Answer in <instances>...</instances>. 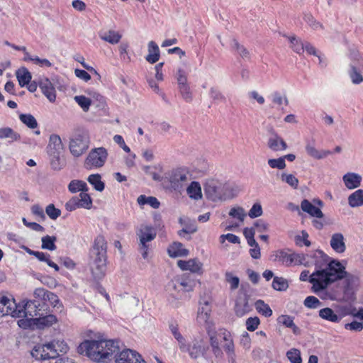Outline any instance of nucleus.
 I'll list each match as a JSON object with an SVG mask.
<instances>
[{
  "label": "nucleus",
  "instance_id": "1",
  "mask_svg": "<svg viewBox=\"0 0 363 363\" xmlns=\"http://www.w3.org/2000/svg\"><path fill=\"white\" fill-rule=\"evenodd\" d=\"M85 355L96 363H110L120 350L118 342L114 340H86L79 345Z\"/></svg>",
  "mask_w": 363,
  "mask_h": 363
},
{
  "label": "nucleus",
  "instance_id": "2",
  "mask_svg": "<svg viewBox=\"0 0 363 363\" xmlns=\"http://www.w3.org/2000/svg\"><path fill=\"white\" fill-rule=\"evenodd\" d=\"M108 243L104 236L97 235L89 249V266L91 272L95 279H101L106 275L107 269Z\"/></svg>",
  "mask_w": 363,
  "mask_h": 363
},
{
  "label": "nucleus",
  "instance_id": "3",
  "mask_svg": "<svg viewBox=\"0 0 363 363\" xmlns=\"http://www.w3.org/2000/svg\"><path fill=\"white\" fill-rule=\"evenodd\" d=\"M207 334L209 337V342L213 354L216 357L223 356V350L220 347V342H224L223 347L225 352L229 363H236L235 345L231 333L225 328H220L217 331L207 330Z\"/></svg>",
  "mask_w": 363,
  "mask_h": 363
},
{
  "label": "nucleus",
  "instance_id": "4",
  "mask_svg": "<svg viewBox=\"0 0 363 363\" xmlns=\"http://www.w3.org/2000/svg\"><path fill=\"white\" fill-rule=\"evenodd\" d=\"M68 190L71 193L81 191L77 196L72 197L66 203L65 209L73 211L77 208L90 209L92 207V199L87 191L89 188L85 182L82 180H72L68 185Z\"/></svg>",
  "mask_w": 363,
  "mask_h": 363
},
{
  "label": "nucleus",
  "instance_id": "5",
  "mask_svg": "<svg viewBox=\"0 0 363 363\" xmlns=\"http://www.w3.org/2000/svg\"><path fill=\"white\" fill-rule=\"evenodd\" d=\"M311 286V291L318 295L321 298H328L330 300H337L340 297V294L335 291H325L324 296L320 294L321 292L326 290L329 285L333 284L329 276L323 269H315L311 274L310 278Z\"/></svg>",
  "mask_w": 363,
  "mask_h": 363
},
{
  "label": "nucleus",
  "instance_id": "6",
  "mask_svg": "<svg viewBox=\"0 0 363 363\" xmlns=\"http://www.w3.org/2000/svg\"><path fill=\"white\" fill-rule=\"evenodd\" d=\"M191 174L186 167H177L167 172L164 182L169 183V187L177 191H180L190 180Z\"/></svg>",
  "mask_w": 363,
  "mask_h": 363
},
{
  "label": "nucleus",
  "instance_id": "7",
  "mask_svg": "<svg viewBox=\"0 0 363 363\" xmlns=\"http://www.w3.org/2000/svg\"><path fill=\"white\" fill-rule=\"evenodd\" d=\"M209 349L206 339L203 336L195 337L191 342L184 343V348H181L182 352H187L191 359H196L204 357Z\"/></svg>",
  "mask_w": 363,
  "mask_h": 363
},
{
  "label": "nucleus",
  "instance_id": "8",
  "mask_svg": "<svg viewBox=\"0 0 363 363\" xmlns=\"http://www.w3.org/2000/svg\"><path fill=\"white\" fill-rule=\"evenodd\" d=\"M89 136L87 132L78 131L70 139L69 148L71 154L78 157L82 155L89 148Z\"/></svg>",
  "mask_w": 363,
  "mask_h": 363
},
{
  "label": "nucleus",
  "instance_id": "9",
  "mask_svg": "<svg viewBox=\"0 0 363 363\" xmlns=\"http://www.w3.org/2000/svg\"><path fill=\"white\" fill-rule=\"evenodd\" d=\"M63 149V145L60 137L57 134L50 136L47 146V152L50 160V164L55 169H60V153Z\"/></svg>",
  "mask_w": 363,
  "mask_h": 363
},
{
  "label": "nucleus",
  "instance_id": "10",
  "mask_svg": "<svg viewBox=\"0 0 363 363\" xmlns=\"http://www.w3.org/2000/svg\"><path fill=\"white\" fill-rule=\"evenodd\" d=\"M139 238V251L143 257L146 259L148 255L149 242L153 240L157 235L156 231L151 225H142L136 233Z\"/></svg>",
  "mask_w": 363,
  "mask_h": 363
},
{
  "label": "nucleus",
  "instance_id": "11",
  "mask_svg": "<svg viewBox=\"0 0 363 363\" xmlns=\"http://www.w3.org/2000/svg\"><path fill=\"white\" fill-rule=\"evenodd\" d=\"M108 155V151L105 147L93 148L84 160V167L87 169L100 168L106 163Z\"/></svg>",
  "mask_w": 363,
  "mask_h": 363
},
{
  "label": "nucleus",
  "instance_id": "12",
  "mask_svg": "<svg viewBox=\"0 0 363 363\" xmlns=\"http://www.w3.org/2000/svg\"><path fill=\"white\" fill-rule=\"evenodd\" d=\"M31 355L38 360L55 359L59 356L55 341L46 344H37L31 351Z\"/></svg>",
  "mask_w": 363,
  "mask_h": 363
},
{
  "label": "nucleus",
  "instance_id": "13",
  "mask_svg": "<svg viewBox=\"0 0 363 363\" xmlns=\"http://www.w3.org/2000/svg\"><path fill=\"white\" fill-rule=\"evenodd\" d=\"M274 262L285 267L302 265L303 254L288 253L285 250H279L274 252Z\"/></svg>",
  "mask_w": 363,
  "mask_h": 363
},
{
  "label": "nucleus",
  "instance_id": "14",
  "mask_svg": "<svg viewBox=\"0 0 363 363\" xmlns=\"http://www.w3.org/2000/svg\"><path fill=\"white\" fill-rule=\"evenodd\" d=\"M302 265L309 267L314 265L315 269H324L330 257L322 250H316L307 254H303Z\"/></svg>",
  "mask_w": 363,
  "mask_h": 363
},
{
  "label": "nucleus",
  "instance_id": "15",
  "mask_svg": "<svg viewBox=\"0 0 363 363\" xmlns=\"http://www.w3.org/2000/svg\"><path fill=\"white\" fill-rule=\"evenodd\" d=\"M225 184L217 180H209L204 186V192L206 197L213 201L222 200L225 196Z\"/></svg>",
  "mask_w": 363,
  "mask_h": 363
},
{
  "label": "nucleus",
  "instance_id": "16",
  "mask_svg": "<svg viewBox=\"0 0 363 363\" xmlns=\"http://www.w3.org/2000/svg\"><path fill=\"white\" fill-rule=\"evenodd\" d=\"M323 269L326 271L333 283L345 278L347 274L345 266L336 259H330Z\"/></svg>",
  "mask_w": 363,
  "mask_h": 363
},
{
  "label": "nucleus",
  "instance_id": "17",
  "mask_svg": "<svg viewBox=\"0 0 363 363\" xmlns=\"http://www.w3.org/2000/svg\"><path fill=\"white\" fill-rule=\"evenodd\" d=\"M250 296L247 292L240 291L236 296L234 311L238 317H242L252 311Z\"/></svg>",
  "mask_w": 363,
  "mask_h": 363
},
{
  "label": "nucleus",
  "instance_id": "18",
  "mask_svg": "<svg viewBox=\"0 0 363 363\" xmlns=\"http://www.w3.org/2000/svg\"><path fill=\"white\" fill-rule=\"evenodd\" d=\"M113 359L115 363H146L138 352L130 349L119 350Z\"/></svg>",
  "mask_w": 363,
  "mask_h": 363
},
{
  "label": "nucleus",
  "instance_id": "19",
  "mask_svg": "<svg viewBox=\"0 0 363 363\" xmlns=\"http://www.w3.org/2000/svg\"><path fill=\"white\" fill-rule=\"evenodd\" d=\"M177 266L182 271H190L199 275H201L203 273V264L198 258L189 259L188 260H178Z\"/></svg>",
  "mask_w": 363,
  "mask_h": 363
},
{
  "label": "nucleus",
  "instance_id": "20",
  "mask_svg": "<svg viewBox=\"0 0 363 363\" xmlns=\"http://www.w3.org/2000/svg\"><path fill=\"white\" fill-rule=\"evenodd\" d=\"M40 304H37L35 301H28L25 306L23 311H18V314L21 315V316H24L28 320H33L35 322L39 315H43L42 309L39 307Z\"/></svg>",
  "mask_w": 363,
  "mask_h": 363
},
{
  "label": "nucleus",
  "instance_id": "21",
  "mask_svg": "<svg viewBox=\"0 0 363 363\" xmlns=\"http://www.w3.org/2000/svg\"><path fill=\"white\" fill-rule=\"evenodd\" d=\"M14 301L9 299L6 296H0V314L1 315H11V316H21L16 310Z\"/></svg>",
  "mask_w": 363,
  "mask_h": 363
},
{
  "label": "nucleus",
  "instance_id": "22",
  "mask_svg": "<svg viewBox=\"0 0 363 363\" xmlns=\"http://www.w3.org/2000/svg\"><path fill=\"white\" fill-rule=\"evenodd\" d=\"M301 208L303 211L307 213L311 217L323 218L324 214L318 206H314L308 199H303L301 203Z\"/></svg>",
  "mask_w": 363,
  "mask_h": 363
},
{
  "label": "nucleus",
  "instance_id": "23",
  "mask_svg": "<svg viewBox=\"0 0 363 363\" xmlns=\"http://www.w3.org/2000/svg\"><path fill=\"white\" fill-rule=\"evenodd\" d=\"M42 93L49 99L50 101H55L56 99L55 89L48 79H43L39 83Z\"/></svg>",
  "mask_w": 363,
  "mask_h": 363
},
{
  "label": "nucleus",
  "instance_id": "24",
  "mask_svg": "<svg viewBox=\"0 0 363 363\" xmlns=\"http://www.w3.org/2000/svg\"><path fill=\"white\" fill-rule=\"evenodd\" d=\"M170 257H186L189 254V250L186 249L183 244L179 242H174L167 249Z\"/></svg>",
  "mask_w": 363,
  "mask_h": 363
},
{
  "label": "nucleus",
  "instance_id": "25",
  "mask_svg": "<svg viewBox=\"0 0 363 363\" xmlns=\"http://www.w3.org/2000/svg\"><path fill=\"white\" fill-rule=\"evenodd\" d=\"M332 249L337 253H343L346 250L345 238L342 233H334L330 242Z\"/></svg>",
  "mask_w": 363,
  "mask_h": 363
},
{
  "label": "nucleus",
  "instance_id": "26",
  "mask_svg": "<svg viewBox=\"0 0 363 363\" xmlns=\"http://www.w3.org/2000/svg\"><path fill=\"white\" fill-rule=\"evenodd\" d=\"M318 315L323 320L331 322L333 323H338L342 320V316L337 314L332 308L325 307L318 311Z\"/></svg>",
  "mask_w": 363,
  "mask_h": 363
},
{
  "label": "nucleus",
  "instance_id": "27",
  "mask_svg": "<svg viewBox=\"0 0 363 363\" xmlns=\"http://www.w3.org/2000/svg\"><path fill=\"white\" fill-rule=\"evenodd\" d=\"M267 145L274 152L284 151L287 148L286 143L277 134L269 138Z\"/></svg>",
  "mask_w": 363,
  "mask_h": 363
},
{
  "label": "nucleus",
  "instance_id": "28",
  "mask_svg": "<svg viewBox=\"0 0 363 363\" xmlns=\"http://www.w3.org/2000/svg\"><path fill=\"white\" fill-rule=\"evenodd\" d=\"M148 54L145 57V60L150 64L157 62L160 57V48L155 41L148 43Z\"/></svg>",
  "mask_w": 363,
  "mask_h": 363
},
{
  "label": "nucleus",
  "instance_id": "29",
  "mask_svg": "<svg viewBox=\"0 0 363 363\" xmlns=\"http://www.w3.org/2000/svg\"><path fill=\"white\" fill-rule=\"evenodd\" d=\"M343 181L348 189H352L360 186L362 178L357 174L347 173L343 176Z\"/></svg>",
  "mask_w": 363,
  "mask_h": 363
},
{
  "label": "nucleus",
  "instance_id": "30",
  "mask_svg": "<svg viewBox=\"0 0 363 363\" xmlns=\"http://www.w3.org/2000/svg\"><path fill=\"white\" fill-rule=\"evenodd\" d=\"M306 151L307 154L317 160H320L326 157L329 155L332 154V152L330 150H318L313 145L308 143L306 145Z\"/></svg>",
  "mask_w": 363,
  "mask_h": 363
},
{
  "label": "nucleus",
  "instance_id": "31",
  "mask_svg": "<svg viewBox=\"0 0 363 363\" xmlns=\"http://www.w3.org/2000/svg\"><path fill=\"white\" fill-rule=\"evenodd\" d=\"M348 203L351 207L363 206V189H358L348 197Z\"/></svg>",
  "mask_w": 363,
  "mask_h": 363
},
{
  "label": "nucleus",
  "instance_id": "32",
  "mask_svg": "<svg viewBox=\"0 0 363 363\" xmlns=\"http://www.w3.org/2000/svg\"><path fill=\"white\" fill-rule=\"evenodd\" d=\"M284 36L286 37L290 42V48L293 50L294 52L298 55L303 53L304 44L300 39L297 38L295 35L288 36L284 35Z\"/></svg>",
  "mask_w": 363,
  "mask_h": 363
},
{
  "label": "nucleus",
  "instance_id": "33",
  "mask_svg": "<svg viewBox=\"0 0 363 363\" xmlns=\"http://www.w3.org/2000/svg\"><path fill=\"white\" fill-rule=\"evenodd\" d=\"M189 196L195 200L202 197L201 188L199 182H192L186 189Z\"/></svg>",
  "mask_w": 363,
  "mask_h": 363
},
{
  "label": "nucleus",
  "instance_id": "34",
  "mask_svg": "<svg viewBox=\"0 0 363 363\" xmlns=\"http://www.w3.org/2000/svg\"><path fill=\"white\" fill-rule=\"evenodd\" d=\"M121 37L122 35L118 32L113 30H110L108 32L100 35L101 39L113 45L119 43Z\"/></svg>",
  "mask_w": 363,
  "mask_h": 363
},
{
  "label": "nucleus",
  "instance_id": "35",
  "mask_svg": "<svg viewBox=\"0 0 363 363\" xmlns=\"http://www.w3.org/2000/svg\"><path fill=\"white\" fill-rule=\"evenodd\" d=\"M137 201L139 205L143 206L148 204L155 209L160 207V203L156 197L154 196H146L145 195H140L138 196Z\"/></svg>",
  "mask_w": 363,
  "mask_h": 363
},
{
  "label": "nucleus",
  "instance_id": "36",
  "mask_svg": "<svg viewBox=\"0 0 363 363\" xmlns=\"http://www.w3.org/2000/svg\"><path fill=\"white\" fill-rule=\"evenodd\" d=\"M177 282L185 291H191L195 286L194 280L191 279L188 274L182 275L178 279Z\"/></svg>",
  "mask_w": 363,
  "mask_h": 363
},
{
  "label": "nucleus",
  "instance_id": "37",
  "mask_svg": "<svg viewBox=\"0 0 363 363\" xmlns=\"http://www.w3.org/2000/svg\"><path fill=\"white\" fill-rule=\"evenodd\" d=\"M255 307L257 311L264 317H270L272 315V310L269 306L264 303V301L259 299L255 303Z\"/></svg>",
  "mask_w": 363,
  "mask_h": 363
},
{
  "label": "nucleus",
  "instance_id": "38",
  "mask_svg": "<svg viewBox=\"0 0 363 363\" xmlns=\"http://www.w3.org/2000/svg\"><path fill=\"white\" fill-rule=\"evenodd\" d=\"M232 48L242 58H250V53L249 50L243 45L240 44L236 39L233 40Z\"/></svg>",
  "mask_w": 363,
  "mask_h": 363
},
{
  "label": "nucleus",
  "instance_id": "39",
  "mask_svg": "<svg viewBox=\"0 0 363 363\" xmlns=\"http://www.w3.org/2000/svg\"><path fill=\"white\" fill-rule=\"evenodd\" d=\"M169 330L174 337L177 340L179 349L184 348V343L186 340L179 330L178 324L175 323H170Z\"/></svg>",
  "mask_w": 363,
  "mask_h": 363
},
{
  "label": "nucleus",
  "instance_id": "40",
  "mask_svg": "<svg viewBox=\"0 0 363 363\" xmlns=\"http://www.w3.org/2000/svg\"><path fill=\"white\" fill-rule=\"evenodd\" d=\"M6 138L11 139V141H16L20 140L21 136L9 127L0 128V139Z\"/></svg>",
  "mask_w": 363,
  "mask_h": 363
},
{
  "label": "nucleus",
  "instance_id": "41",
  "mask_svg": "<svg viewBox=\"0 0 363 363\" xmlns=\"http://www.w3.org/2000/svg\"><path fill=\"white\" fill-rule=\"evenodd\" d=\"M87 181L91 184L94 188L99 191H102L104 189V183L101 181V177L99 174H94L89 176Z\"/></svg>",
  "mask_w": 363,
  "mask_h": 363
},
{
  "label": "nucleus",
  "instance_id": "42",
  "mask_svg": "<svg viewBox=\"0 0 363 363\" xmlns=\"http://www.w3.org/2000/svg\"><path fill=\"white\" fill-rule=\"evenodd\" d=\"M225 281L230 285L231 291H235L239 287L240 279L231 272L225 273Z\"/></svg>",
  "mask_w": 363,
  "mask_h": 363
},
{
  "label": "nucleus",
  "instance_id": "43",
  "mask_svg": "<svg viewBox=\"0 0 363 363\" xmlns=\"http://www.w3.org/2000/svg\"><path fill=\"white\" fill-rule=\"evenodd\" d=\"M57 318L54 315H39L37 318L35 323L42 326H51L57 322Z\"/></svg>",
  "mask_w": 363,
  "mask_h": 363
},
{
  "label": "nucleus",
  "instance_id": "44",
  "mask_svg": "<svg viewBox=\"0 0 363 363\" xmlns=\"http://www.w3.org/2000/svg\"><path fill=\"white\" fill-rule=\"evenodd\" d=\"M19 119L29 128L34 129L38 127V122L36 119L30 113H21L19 116Z\"/></svg>",
  "mask_w": 363,
  "mask_h": 363
},
{
  "label": "nucleus",
  "instance_id": "45",
  "mask_svg": "<svg viewBox=\"0 0 363 363\" xmlns=\"http://www.w3.org/2000/svg\"><path fill=\"white\" fill-rule=\"evenodd\" d=\"M211 308L208 302H206L204 306L199 309L197 319L199 321L207 323L211 315Z\"/></svg>",
  "mask_w": 363,
  "mask_h": 363
},
{
  "label": "nucleus",
  "instance_id": "46",
  "mask_svg": "<svg viewBox=\"0 0 363 363\" xmlns=\"http://www.w3.org/2000/svg\"><path fill=\"white\" fill-rule=\"evenodd\" d=\"M31 74L26 68L22 71L17 72V79L21 86H24L26 84H28L31 81Z\"/></svg>",
  "mask_w": 363,
  "mask_h": 363
},
{
  "label": "nucleus",
  "instance_id": "47",
  "mask_svg": "<svg viewBox=\"0 0 363 363\" xmlns=\"http://www.w3.org/2000/svg\"><path fill=\"white\" fill-rule=\"evenodd\" d=\"M272 288L279 291H285L289 286L287 281L283 277H275L272 281Z\"/></svg>",
  "mask_w": 363,
  "mask_h": 363
},
{
  "label": "nucleus",
  "instance_id": "48",
  "mask_svg": "<svg viewBox=\"0 0 363 363\" xmlns=\"http://www.w3.org/2000/svg\"><path fill=\"white\" fill-rule=\"evenodd\" d=\"M56 241V238L55 236L46 235L42 238V248L46 249L48 250H55L56 249V245L55 242Z\"/></svg>",
  "mask_w": 363,
  "mask_h": 363
},
{
  "label": "nucleus",
  "instance_id": "49",
  "mask_svg": "<svg viewBox=\"0 0 363 363\" xmlns=\"http://www.w3.org/2000/svg\"><path fill=\"white\" fill-rule=\"evenodd\" d=\"M303 304L308 308L315 309L320 307L322 305V303L317 297L314 296H308L305 298Z\"/></svg>",
  "mask_w": 363,
  "mask_h": 363
},
{
  "label": "nucleus",
  "instance_id": "50",
  "mask_svg": "<svg viewBox=\"0 0 363 363\" xmlns=\"http://www.w3.org/2000/svg\"><path fill=\"white\" fill-rule=\"evenodd\" d=\"M178 89L184 100L186 102H191L192 101V93L189 84L178 86Z\"/></svg>",
  "mask_w": 363,
  "mask_h": 363
},
{
  "label": "nucleus",
  "instance_id": "51",
  "mask_svg": "<svg viewBox=\"0 0 363 363\" xmlns=\"http://www.w3.org/2000/svg\"><path fill=\"white\" fill-rule=\"evenodd\" d=\"M229 216L242 222L246 216V213L242 207L238 206L233 207L230 209Z\"/></svg>",
  "mask_w": 363,
  "mask_h": 363
},
{
  "label": "nucleus",
  "instance_id": "52",
  "mask_svg": "<svg viewBox=\"0 0 363 363\" xmlns=\"http://www.w3.org/2000/svg\"><path fill=\"white\" fill-rule=\"evenodd\" d=\"M286 357L291 363H301V352L298 350L292 348L286 352Z\"/></svg>",
  "mask_w": 363,
  "mask_h": 363
},
{
  "label": "nucleus",
  "instance_id": "53",
  "mask_svg": "<svg viewBox=\"0 0 363 363\" xmlns=\"http://www.w3.org/2000/svg\"><path fill=\"white\" fill-rule=\"evenodd\" d=\"M281 180L287 183L294 189H297L298 186V179L291 174L283 173L281 174Z\"/></svg>",
  "mask_w": 363,
  "mask_h": 363
},
{
  "label": "nucleus",
  "instance_id": "54",
  "mask_svg": "<svg viewBox=\"0 0 363 363\" xmlns=\"http://www.w3.org/2000/svg\"><path fill=\"white\" fill-rule=\"evenodd\" d=\"M74 100L84 111H87L89 110L91 104L90 99L82 95L76 96L74 97Z\"/></svg>",
  "mask_w": 363,
  "mask_h": 363
},
{
  "label": "nucleus",
  "instance_id": "55",
  "mask_svg": "<svg viewBox=\"0 0 363 363\" xmlns=\"http://www.w3.org/2000/svg\"><path fill=\"white\" fill-rule=\"evenodd\" d=\"M268 164L271 168L283 169L286 167L285 157H279L277 159H269Z\"/></svg>",
  "mask_w": 363,
  "mask_h": 363
},
{
  "label": "nucleus",
  "instance_id": "56",
  "mask_svg": "<svg viewBox=\"0 0 363 363\" xmlns=\"http://www.w3.org/2000/svg\"><path fill=\"white\" fill-rule=\"evenodd\" d=\"M308 233L306 230H302L301 235H296L295 237V241L296 245L302 246V245L303 244L306 247H309L311 245V243L308 240Z\"/></svg>",
  "mask_w": 363,
  "mask_h": 363
},
{
  "label": "nucleus",
  "instance_id": "57",
  "mask_svg": "<svg viewBox=\"0 0 363 363\" xmlns=\"http://www.w3.org/2000/svg\"><path fill=\"white\" fill-rule=\"evenodd\" d=\"M45 212L52 220H56L61 215V211L59 208H55V205L52 203L49 204L46 207Z\"/></svg>",
  "mask_w": 363,
  "mask_h": 363
},
{
  "label": "nucleus",
  "instance_id": "58",
  "mask_svg": "<svg viewBox=\"0 0 363 363\" xmlns=\"http://www.w3.org/2000/svg\"><path fill=\"white\" fill-rule=\"evenodd\" d=\"M260 324L259 318L257 316L250 317L246 320V328L247 330L251 332L255 331L257 329L259 325Z\"/></svg>",
  "mask_w": 363,
  "mask_h": 363
},
{
  "label": "nucleus",
  "instance_id": "59",
  "mask_svg": "<svg viewBox=\"0 0 363 363\" xmlns=\"http://www.w3.org/2000/svg\"><path fill=\"white\" fill-rule=\"evenodd\" d=\"M350 77L352 79V82L354 84H358L363 82L362 75L359 72L357 71V68L354 66L351 67Z\"/></svg>",
  "mask_w": 363,
  "mask_h": 363
},
{
  "label": "nucleus",
  "instance_id": "60",
  "mask_svg": "<svg viewBox=\"0 0 363 363\" xmlns=\"http://www.w3.org/2000/svg\"><path fill=\"white\" fill-rule=\"evenodd\" d=\"M262 213L263 211L261 204L259 203H255L250 210L248 216L251 218H255L262 216Z\"/></svg>",
  "mask_w": 363,
  "mask_h": 363
},
{
  "label": "nucleus",
  "instance_id": "61",
  "mask_svg": "<svg viewBox=\"0 0 363 363\" xmlns=\"http://www.w3.org/2000/svg\"><path fill=\"white\" fill-rule=\"evenodd\" d=\"M277 323L283 325L286 328H289L292 325L294 318L289 315H281L277 318Z\"/></svg>",
  "mask_w": 363,
  "mask_h": 363
},
{
  "label": "nucleus",
  "instance_id": "62",
  "mask_svg": "<svg viewBox=\"0 0 363 363\" xmlns=\"http://www.w3.org/2000/svg\"><path fill=\"white\" fill-rule=\"evenodd\" d=\"M178 86L188 84L187 74L182 69H179L177 73Z\"/></svg>",
  "mask_w": 363,
  "mask_h": 363
},
{
  "label": "nucleus",
  "instance_id": "63",
  "mask_svg": "<svg viewBox=\"0 0 363 363\" xmlns=\"http://www.w3.org/2000/svg\"><path fill=\"white\" fill-rule=\"evenodd\" d=\"M113 141L117 143L125 152H130V147L125 144L123 138L120 135L113 136Z\"/></svg>",
  "mask_w": 363,
  "mask_h": 363
},
{
  "label": "nucleus",
  "instance_id": "64",
  "mask_svg": "<svg viewBox=\"0 0 363 363\" xmlns=\"http://www.w3.org/2000/svg\"><path fill=\"white\" fill-rule=\"evenodd\" d=\"M254 229L255 232L263 233L268 228V224L264 220L259 219L254 223Z\"/></svg>",
  "mask_w": 363,
  "mask_h": 363
}]
</instances>
